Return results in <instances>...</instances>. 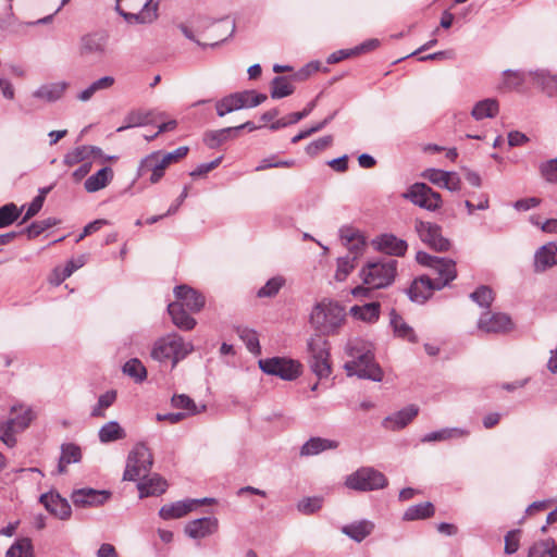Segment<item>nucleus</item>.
<instances>
[{"label":"nucleus","mask_w":557,"mask_h":557,"mask_svg":"<svg viewBox=\"0 0 557 557\" xmlns=\"http://www.w3.org/2000/svg\"><path fill=\"white\" fill-rule=\"evenodd\" d=\"M345 351L350 360L346 361L344 369L348 376H358L375 382L383 380V371L374 361L373 346L370 342L354 338L346 345Z\"/></svg>","instance_id":"obj_1"},{"label":"nucleus","mask_w":557,"mask_h":557,"mask_svg":"<svg viewBox=\"0 0 557 557\" xmlns=\"http://www.w3.org/2000/svg\"><path fill=\"white\" fill-rule=\"evenodd\" d=\"M205 306V297L187 285L176 286V327L189 331L195 327L196 320L193 313L200 311Z\"/></svg>","instance_id":"obj_2"},{"label":"nucleus","mask_w":557,"mask_h":557,"mask_svg":"<svg viewBox=\"0 0 557 557\" xmlns=\"http://www.w3.org/2000/svg\"><path fill=\"white\" fill-rule=\"evenodd\" d=\"M344 320V308L337 302L326 300L319 302L310 314V322L313 327L325 334L336 332Z\"/></svg>","instance_id":"obj_3"},{"label":"nucleus","mask_w":557,"mask_h":557,"mask_svg":"<svg viewBox=\"0 0 557 557\" xmlns=\"http://www.w3.org/2000/svg\"><path fill=\"white\" fill-rule=\"evenodd\" d=\"M158 0H116L115 10L128 23L147 24L158 16Z\"/></svg>","instance_id":"obj_4"},{"label":"nucleus","mask_w":557,"mask_h":557,"mask_svg":"<svg viewBox=\"0 0 557 557\" xmlns=\"http://www.w3.org/2000/svg\"><path fill=\"white\" fill-rule=\"evenodd\" d=\"M397 273L396 260L369 261L360 270V278L372 288H384L391 285Z\"/></svg>","instance_id":"obj_5"},{"label":"nucleus","mask_w":557,"mask_h":557,"mask_svg":"<svg viewBox=\"0 0 557 557\" xmlns=\"http://www.w3.org/2000/svg\"><path fill=\"white\" fill-rule=\"evenodd\" d=\"M109 52L110 36L107 32H91L79 38L77 53L83 60L101 62Z\"/></svg>","instance_id":"obj_6"},{"label":"nucleus","mask_w":557,"mask_h":557,"mask_svg":"<svg viewBox=\"0 0 557 557\" xmlns=\"http://www.w3.org/2000/svg\"><path fill=\"white\" fill-rule=\"evenodd\" d=\"M153 465V456L150 448L143 442L134 445L126 460L123 480L136 481L146 478Z\"/></svg>","instance_id":"obj_7"},{"label":"nucleus","mask_w":557,"mask_h":557,"mask_svg":"<svg viewBox=\"0 0 557 557\" xmlns=\"http://www.w3.org/2000/svg\"><path fill=\"white\" fill-rule=\"evenodd\" d=\"M416 260L423 267H428L432 270L437 289H442L447 286L457 276L456 263L451 259L437 258L429 255L424 251H418Z\"/></svg>","instance_id":"obj_8"},{"label":"nucleus","mask_w":557,"mask_h":557,"mask_svg":"<svg viewBox=\"0 0 557 557\" xmlns=\"http://www.w3.org/2000/svg\"><path fill=\"white\" fill-rule=\"evenodd\" d=\"M265 100L267 96L264 94H259L256 90H244L222 98L216 102L215 109L219 116H224L244 108H255Z\"/></svg>","instance_id":"obj_9"},{"label":"nucleus","mask_w":557,"mask_h":557,"mask_svg":"<svg viewBox=\"0 0 557 557\" xmlns=\"http://www.w3.org/2000/svg\"><path fill=\"white\" fill-rule=\"evenodd\" d=\"M11 412L15 416L7 421H0V440L8 447L16 444L14 432L26 429L33 420L32 410L23 405L13 406Z\"/></svg>","instance_id":"obj_10"},{"label":"nucleus","mask_w":557,"mask_h":557,"mask_svg":"<svg viewBox=\"0 0 557 557\" xmlns=\"http://www.w3.org/2000/svg\"><path fill=\"white\" fill-rule=\"evenodd\" d=\"M310 368L319 379L329 377L332 373L327 342L321 336L312 337L308 343Z\"/></svg>","instance_id":"obj_11"},{"label":"nucleus","mask_w":557,"mask_h":557,"mask_svg":"<svg viewBox=\"0 0 557 557\" xmlns=\"http://www.w3.org/2000/svg\"><path fill=\"white\" fill-rule=\"evenodd\" d=\"M347 487L356 491H373L387 484L385 475L373 468H361L346 478Z\"/></svg>","instance_id":"obj_12"},{"label":"nucleus","mask_w":557,"mask_h":557,"mask_svg":"<svg viewBox=\"0 0 557 557\" xmlns=\"http://www.w3.org/2000/svg\"><path fill=\"white\" fill-rule=\"evenodd\" d=\"M174 161V152L162 153L156 151L145 157L138 166V176L149 175V181L154 184L164 175L165 169Z\"/></svg>","instance_id":"obj_13"},{"label":"nucleus","mask_w":557,"mask_h":557,"mask_svg":"<svg viewBox=\"0 0 557 557\" xmlns=\"http://www.w3.org/2000/svg\"><path fill=\"white\" fill-rule=\"evenodd\" d=\"M404 197L428 211H436L443 205L442 196L424 183L412 184Z\"/></svg>","instance_id":"obj_14"},{"label":"nucleus","mask_w":557,"mask_h":557,"mask_svg":"<svg viewBox=\"0 0 557 557\" xmlns=\"http://www.w3.org/2000/svg\"><path fill=\"white\" fill-rule=\"evenodd\" d=\"M260 369L270 375H276L283 380L292 381L301 373L300 363L285 358H269L259 361Z\"/></svg>","instance_id":"obj_15"},{"label":"nucleus","mask_w":557,"mask_h":557,"mask_svg":"<svg viewBox=\"0 0 557 557\" xmlns=\"http://www.w3.org/2000/svg\"><path fill=\"white\" fill-rule=\"evenodd\" d=\"M417 233L420 239L437 251H447L449 249L448 239L444 238L441 227L431 222L419 221L416 224Z\"/></svg>","instance_id":"obj_16"},{"label":"nucleus","mask_w":557,"mask_h":557,"mask_svg":"<svg viewBox=\"0 0 557 557\" xmlns=\"http://www.w3.org/2000/svg\"><path fill=\"white\" fill-rule=\"evenodd\" d=\"M478 329L484 333H506L513 329V323L506 313L484 312L478 321Z\"/></svg>","instance_id":"obj_17"},{"label":"nucleus","mask_w":557,"mask_h":557,"mask_svg":"<svg viewBox=\"0 0 557 557\" xmlns=\"http://www.w3.org/2000/svg\"><path fill=\"white\" fill-rule=\"evenodd\" d=\"M422 177L433 185L446 188L450 191H459L461 189V180L456 172L431 168L423 171Z\"/></svg>","instance_id":"obj_18"},{"label":"nucleus","mask_w":557,"mask_h":557,"mask_svg":"<svg viewBox=\"0 0 557 557\" xmlns=\"http://www.w3.org/2000/svg\"><path fill=\"white\" fill-rule=\"evenodd\" d=\"M110 498V492L99 491L89 487L75 490L71 499L76 507H98L103 505Z\"/></svg>","instance_id":"obj_19"},{"label":"nucleus","mask_w":557,"mask_h":557,"mask_svg":"<svg viewBox=\"0 0 557 557\" xmlns=\"http://www.w3.org/2000/svg\"><path fill=\"white\" fill-rule=\"evenodd\" d=\"M372 246L375 250L396 257H401L406 253L408 245L404 239L396 237L393 234H381L372 240Z\"/></svg>","instance_id":"obj_20"},{"label":"nucleus","mask_w":557,"mask_h":557,"mask_svg":"<svg viewBox=\"0 0 557 557\" xmlns=\"http://www.w3.org/2000/svg\"><path fill=\"white\" fill-rule=\"evenodd\" d=\"M218 530L219 520L215 517H205L189 521L184 528L186 535L194 540L210 536Z\"/></svg>","instance_id":"obj_21"},{"label":"nucleus","mask_w":557,"mask_h":557,"mask_svg":"<svg viewBox=\"0 0 557 557\" xmlns=\"http://www.w3.org/2000/svg\"><path fill=\"white\" fill-rule=\"evenodd\" d=\"M45 508L53 516L61 520H66L71 517L72 509L65 498H62L55 493H45L39 498Z\"/></svg>","instance_id":"obj_22"},{"label":"nucleus","mask_w":557,"mask_h":557,"mask_svg":"<svg viewBox=\"0 0 557 557\" xmlns=\"http://www.w3.org/2000/svg\"><path fill=\"white\" fill-rule=\"evenodd\" d=\"M435 289H437V287H435V283L432 278L423 275L412 282L408 295L412 301L422 304L432 296Z\"/></svg>","instance_id":"obj_23"},{"label":"nucleus","mask_w":557,"mask_h":557,"mask_svg":"<svg viewBox=\"0 0 557 557\" xmlns=\"http://www.w3.org/2000/svg\"><path fill=\"white\" fill-rule=\"evenodd\" d=\"M557 264V242L540 247L534 255V269L543 272Z\"/></svg>","instance_id":"obj_24"},{"label":"nucleus","mask_w":557,"mask_h":557,"mask_svg":"<svg viewBox=\"0 0 557 557\" xmlns=\"http://www.w3.org/2000/svg\"><path fill=\"white\" fill-rule=\"evenodd\" d=\"M341 238L348 251L354 255L351 259L356 260L358 256L363 253L366 248V237L360 231L351 227H345L341 231Z\"/></svg>","instance_id":"obj_25"},{"label":"nucleus","mask_w":557,"mask_h":557,"mask_svg":"<svg viewBox=\"0 0 557 557\" xmlns=\"http://www.w3.org/2000/svg\"><path fill=\"white\" fill-rule=\"evenodd\" d=\"M418 407L411 405L396 413L387 417L383 421V426L387 430L396 431L407 426L418 414Z\"/></svg>","instance_id":"obj_26"},{"label":"nucleus","mask_w":557,"mask_h":557,"mask_svg":"<svg viewBox=\"0 0 557 557\" xmlns=\"http://www.w3.org/2000/svg\"><path fill=\"white\" fill-rule=\"evenodd\" d=\"M140 479L141 481L137 484L140 498L161 495L168 488L166 482L158 474Z\"/></svg>","instance_id":"obj_27"},{"label":"nucleus","mask_w":557,"mask_h":557,"mask_svg":"<svg viewBox=\"0 0 557 557\" xmlns=\"http://www.w3.org/2000/svg\"><path fill=\"white\" fill-rule=\"evenodd\" d=\"M67 87L69 84L66 82L45 84L35 90L34 97L47 102H53L59 100L64 95Z\"/></svg>","instance_id":"obj_28"},{"label":"nucleus","mask_w":557,"mask_h":557,"mask_svg":"<svg viewBox=\"0 0 557 557\" xmlns=\"http://www.w3.org/2000/svg\"><path fill=\"white\" fill-rule=\"evenodd\" d=\"M151 357L160 362L171 360L174 366V336L168 335L156 342Z\"/></svg>","instance_id":"obj_29"},{"label":"nucleus","mask_w":557,"mask_h":557,"mask_svg":"<svg viewBox=\"0 0 557 557\" xmlns=\"http://www.w3.org/2000/svg\"><path fill=\"white\" fill-rule=\"evenodd\" d=\"M81 459L82 450L78 445L74 443L62 444L61 455L58 463V473H64L69 465L79 462Z\"/></svg>","instance_id":"obj_30"},{"label":"nucleus","mask_w":557,"mask_h":557,"mask_svg":"<svg viewBox=\"0 0 557 557\" xmlns=\"http://www.w3.org/2000/svg\"><path fill=\"white\" fill-rule=\"evenodd\" d=\"M115 83L113 76H102L92 82L85 89L76 95L77 100L82 102L89 101L97 92L110 89Z\"/></svg>","instance_id":"obj_31"},{"label":"nucleus","mask_w":557,"mask_h":557,"mask_svg":"<svg viewBox=\"0 0 557 557\" xmlns=\"http://www.w3.org/2000/svg\"><path fill=\"white\" fill-rule=\"evenodd\" d=\"M113 178V170L110 166H104L98 172L89 176L84 187L88 193H96L104 188Z\"/></svg>","instance_id":"obj_32"},{"label":"nucleus","mask_w":557,"mask_h":557,"mask_svg":"<svg viewBox=\"0 0 557 557\" xmlns=\"http://www.w3.org/2000/svg\"><path fill=\"white\" fill-rule=\"evenodd\" d=\"M374 523L369 520L356 521L350 524L344 525L342 532L356 542L363 541L372 533Z\"/></svg>","instance_id":"obj_33"},{"label":"nucleus","mask_w":557,"mask_h":557,"mask_svg":"<svg viewBox=\"0 0 557 557\" xmlns=\"http://www.w3.org/2000/svg\"><path fill=\"white\" fill-rule=\"evenodd\" d=\"M469 434V432L465 429L459 428H445L438 431H434L425 434L422 438V443H431V442H444L454 438H461Z\"/></svg>","instance_id":"obj_34"},{"label":"nucleus","mask_w":557,"mask_h":557,"mask_svg":"<svg viewBox=\"0 0 557 557\" xmlns=\"http://www.w3.org/2000/svg\"><path fill=\"white\" fill-rule=\"evenodd\" d=\"M380 304L370 302L363 306H354L350 308L349 313L352 318L363 322H375L380 317Z\"/></svg>","instance_id":"obj_35"},{"label":"nucleus","mask_w":557,"mask_h":557,"mask_svg":"<svg viewBox=\"0 0 557 557\" xmlns=\"http://www.w3.org/2000/svg\"><path fill=\"white\" fill-rule=\"evenodd\" d=\"M176 421L200 413L206 410L205 405H196L195 401L186 395L176 396Z\"/></svg>","instance_id":"obj_36"},{"label":"nucleus","mask_w":557,"mask_h":557,"mask_svg":"<svg viewBox=\"0 0 557 557\" xmlns=\"http://www.w3.org/2000/svg\"><path fill=\"white\" fill-rule=\"evenodd\" d=\"M532 77L535 85L548 97L557 96V75L549 74L545 71H536L532 73Z\"/></svg>","instance_id":"obj_37"},{"label":"nucleus","mask_w":557,"mask_h":557,"mask_svg":"<svg viewBox=\"0 0 557 557\" xmlns=\"http://www.w3.org/2000/svg\"><path fill=\"white\" fill-rule=\"evenodd\" d=\"M337 442L330 441L321 437H312L307 441L300 450L301 456H313L318 455L326 449H333L337 447Z\"/></svg>","instance_id":"obj_38"},{"label":"nucleus","mask_w":557,"mask_h":557,"mask_svg":"<svg viewBox=\"0 0 557 557\" xmlns=\"http://www.w3.org/2000/svg\"><path fill=\"white\" fill-rule=\"evenodd\" d=\"M98 435L101 443H110L126 437L124 429L116 421H109L103 424Z\"/></svg>","instance_id":"obj_39"},{"label":"nucleus","mask_w":557,"mask_h":557,"mask_svg":"<svg viewBox=\"0 0 557 557\" xmlns=\"http://www.w3.org/2000/svg\"><path fill=\"white\" fill-rule=\"evenodd\" d=\"M498 111V102L495 99H484L473 107L471 114L475 120H483L494 117Z\"/></svg>","instance_id":"obj_40"},{"label":"nucleus","mask_w":557,"mask_h":557,"mask_svg":"<svg viewBox=\"0 0 557 557\" xmlns=\"http://www.w3.org/2000/svg\"><path fill=\"white\" fill-rule=\"evenodd\" d=\"M434 515V506L430 502L410 506L404 512L403 519L406 521H413L430 518Z\"/></svg>","instance_id":"obj_41"},{"label":"nucleus","mask_w":557,"mask_h":557,"mask_svg":"<svg viewBox=\"0 0 557 557\" xmlns=\"http://www.w3.org/2000/svg\"><path fill=\"white\" fill-rule=\"evenodd\" d=\"M391 324L396 336L411 343L417 341V336L412 327L409 326L405 320L394 311L391 313Z\"/></svg>","instance_id":"obj_42"},{"label":"nucleus","mask_w":557,"mask_h":557,"mask_svg":"<svg viewBox=\"0 0 557 557\" xmlns=\"http://www.w3.org/2000/svg\"><path fill=\"white\" fill-rule=\"evenodd\" d=\"M5 557H35L32 540L28 537L16 540L8 549Z\"/></svg>","instance_id":"obj_43"},{"label":"nucleus","mask_w":557,"mask_h":557,"mask_svg":"<svg viewBox=\"0 0 557 557\" xmlns=\"http://www.w3.org/2000/svg\"><path fill=\"white\" fill-rule=\"evenodd\" d=\"M123 373L133 379L136 383H141L147 377L146 367L137 358L129 359L125 362L123 366Z\"/></svg>","instance_id":"obj_44"},{"label":"nucleus","mask_w":557,"mask_h":557,"mask_svg":"<svg viewBox=\"0 0 557 557\" xmlns=\"http://www.w3.org/2000/svg\"><path fill=\"white\" fill-rule=\"evenodd\" d=\"M529 557H557V545L552 540L536 542L530 547Z\"/></svg>","instance_id":"obj_45"},{"label":"nucleus","mask_w":557,"mask_h":557,"mask_svg":"<svg viewBox=\"0 0 557 557\" xmlns=\"http://www.w3.org/2000/svg\"><path fill=\"white\" fill-rule=\"evenodd\" d=\"M294 92L293 84L282 76L274 77L271 86V97L273 99H281Z\"/></svg>","instance_id":"obj_46"},{"label":"nucleus","mask_w":557,"mask_h":557,"mask_svg":"<svg viewBox=\"0 0 557 557\" xmlns=\"http://www.w3.org/2000/svg\"><path fill=\"white\" fill-rule=\"evenodd\" d=\"M89 151L87 145L75 147L64 156L63 163L66 166H74L78 163L89 161Z\"/></svg>","instance_id":"obj_47"},{"label":"nucleus","mask_w":557,"mask_h":557,"mask_svg":"<svg viewBox=\"0 0 557 557\" xmlns=\"http://www.w3.org/2000/svg\"><path fill=\"white\" fill-rule=\"evenodd\" d=\"M21 214V210L13 202L0 207V227H7L14 223Z\"/></svg>","instance_id":"obj_48"},{"label":"nucleus","mask_w":557,"mask_h":557,"mask_svg":"<svg viewBox=\"0 0 557 557\" xmlns=\"http://www.w3.org/2000/svg\"><path fill=\"white\" fill-rule=\"evenodd\" d=\"M235 133L236 128L234 127L223 128L211 134H208L206 136V143L208 144L209 147L214 148L220 146L224 141L233 138L235 136Z\"/></svg>","instance_id":"obj_49"},{"label":"nucleus","mask_w":557,"mask_h":557,"mask_svg":"<svg viewBox=\"0 0 557 557\" xmlns=\"http://www.w3.org/2000/svg\"><path fill=\"white\" fill-rule=\"evenodd\" d=\"M237 332L250 352L260 354V344L256 331L247 327H240Z\"/></svg>","instance_id":"obj_50"},{"label":"nucleus","mask_w":557,"mask_h":557,"mask_svg":"<svg viewBox=\"0 0 557 557\" xmlns=\"http://www.w3.org/2000/svg\"><path fill=\"white\" fill-rule=\"evenodd\" d=\"M116 399L115 391H108L99 396L97 405L91 411L92 417H104V410L113 405Z\"/></svg>","instance_id":"obj_51"},{"label":"nucleus","mask_w":557,"mask_h":557,"mask_svg":"<svg viewBox=\"0 0 557 557\" xmlns=\"http://www.w3.org/2000/svg\"><path fill=\"white\" fill-rule=\"evenodd\" d=\"M355 269V260L350 257H342L337 259L336 262V272L334 278L337 282H344L348 275Z\"/></svg>","instance_id":"obj_52"},{"label":"nucleus","mask_w":557,"mask_h":557,"mask_svg":"<svg viewBox=\"0 0 557 557\" xmlns=\"http://www.w3.org/2000/svg\"><path fill=\"white\" fill-rule=\"evenodd\" d=\"M213 499L201 498V499H185L176 502V518L183 517L188 512L195 510L200 505L211 504Z\"/></svg>","instance_id":"obj_53"},{"label":"nucleus","mask_w":557,"mask_h":557,"mask_svg":"<svg viewBox=\"0 0 557 557\" xmlns=\"http://www.w3.org/2000/svg\"><path fill=\"white\" fill-rule=\"evenodd\" d=\"M470 297L474 302L483 308H488L494 300L493 292L487 286L479 287L470 295Z\"/></svg>","instance_id":"obj_54"},{"label":"nucleus","mask_w":557,"mask_h":557,"mask_svg":"<svg viewBox=\"0 0 557 557\" xmlns=\"http://www.w3.org/2000/svg\"><path fill=\"white\" fill-rule=\"evenodd\" d=\"M285 281L283 277L281 276H275V277H272L270 278L264 286H262L259 290H258V297L262 298V297H273L275 296L278 290L282 288V286L284 285Z\"/></svg>","instance_id":"obj_55"},{"label":"nucleus","mask_w":557,"mask_h":557,"mask_svg":"<svg viewBox=\"0 0 557 557\" xmlns=\"http://www.w3.org/2000/svg\"><path fill=\"white\" fill-rule=\"evenodd\" d=\"M203 29L200 21H190L188 24H182L181 30L189 40L196 42L198 46L205 47L197 38L196 35H199Z\"/></svg>","instance_id":"obj_56"},{"label":"nucleus","mask_w":557,"mask_h":557,"mask_svg":"<svg viewBox=\"0 0 557 557\" xmlns=\"http://www.w3.org/2000/svg\"><path fill=\"white\" fill-rule=\"evenodd\" d=\"M57 221L52 218H48L41 221L33 222L27 228L26 232L29 238L39 236L46 230L54 226Z\"/></svg>","instance_id":"obj_57"},{"label":"nucleus","mask_w":557,"mask_h":557,"mask_svg":"<svg viewBox=\"0 0 557 557\" xmlns=\"http://www.w3.org/2000/svg\"><path fill=\"white\" fill-rule=\"evenodd\" d=\"M322 507V498L320 497H308L300 500L297 508L305 515H311Z\"/></svg>","instance_id":"obj_58"},{"label":"nucleus","mask_w":557,"mask_h":557,"mask_svg":"<svg viewBox=\"0 0 557 557\" xmlns=\"http://www.w3.org/2000/svg\"><path fill=\"white\" fill-rule=\"evenodd\" d=\"M331 144H332V136H324L322 138H319L317 140L310 143L306 147V151H307L308 154L314 156L318 152H320V151L324 150L325 148H327Z\"/></svg>","instance_id":"obj_59"},{"label":"nucleus","mask_w":557,"mask_h":557,"mask_svg":"<svg viewBox=\"0 0 557 557\" xmlns=\"http://www.w3.org/2000/svg\"><path fill=\"white\" fill-rule=\"evenodd\" d=\"M524 82L523 75L519 71L507 70L504 72V84L509 88L519 87Z\"/></svg>","instance_id":"obj_60"},{"label":"nucleus","mask_w":557,"mask_h":557,"mask_svg":"<svg viewBox=\"0 0 557 557\" xmlns=\"http://www.w3.org/2000/svg\"><path fill=\"white\" fill-rule=\"evenodd\" d=\"M44 201H45V196L44 195H38L36 196L33 201L30 202V205L28 206L26 212H25V215L23 216L21 223H25L26 221H28L29 219H32L34 215H36L39 210L41 209L42 205H44Z\"/></svg>","instance_id":"obj_61"},{"label":"nucleus","mask_w":557,"mask_h":557,"mask_svg":"<svg viewBox=\"0 0 557 557\" xmlns=\"http://www.w3.org/2000/svg\"><path fill=\"white\" fill-rule=\"evenodd\" d=\"M520 542V532L519 531H510L505 536V553L513 554L519 548Z\"/></svg>","instance_id":"obj_62"},{"label":"nucleus","mask_w":557,"mask_h":557,"mask_svg":"<svg viewBox=\"0 0 557 557\" xmlns=\"http://www.w3.org/2000/svg\"><path fill=\"white\" fill-rule=\"evenodd\" d=\"M541 172L546 181L557 183V158L544 163L541 166Z\"/></svg>","instance_id":"obj_63"},{"label":"nucleus","mask_w":557,"mask_h":557,"mask_svg":"<svg viewBox=\"0 0 557 557\" xmlns=\"http://www.w3.org/2000/svg\"><path fill=\"white\" fill-rule=\"evenodd\" d=\"M84 264V261L82 259L77 260V261H74V260H71L67 262V264L61 270V276L60 278L55 282V285H59L61 284L65 278H67L69 276L72 275V273L79 269L81 267H83Z\"/></svg>","instance_id":"obj_64"}]
</instances>
